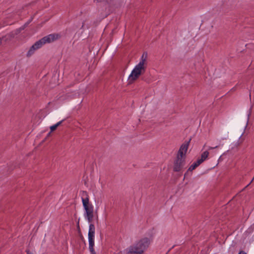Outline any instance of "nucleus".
I'll return each mask as SVG.
<instances>
[{"label":"nucleus","mask_w":254,"mask_h":254,"mask_svg":"<svg viewBox=\"0 0 254 254\" xmlns=\"http://www.w3.org/2000/svg\"><path fill=\"white\" fill-rule=\"evenodd\" d=\"M81 196V200L83 206L85 210L84 216L85 218L90 223L89 227V231L88 234V238L89 242V248L94 247L95 227L92 223L95 214H96V219L98 221V215L97 212H94L93 205L89 202V196L86 191H82L80 192Z\"/></svg>","instance_id":"1"},{"label":"nucleus","mask_w":254,"mask_h":254,"mask_svg":"<svg viewBox=\"0 0 254 254\" xmlns=\"http://www.w3.org/2000/svg\"><path fill=\"white\" fill-rule=\"evenodd\" d=\"M150 240L147 238L140 239L135 244L125 250L126 254H143L150 245Z\"/></svg>","instance_id":"2"},{"label":"nucleus","mask_w":254,"mask_h":254,"mask_svg":"<svg viewBox=\"0 0 254 254\" xmlns=\"http://www.w3.org/2000/svg\"><path fill=\"white\" fill-rule=\"evenodd\" d=\"M60 38V35L58 34H49L46 36L44 37L38 41L36 42L30 48L26 56L28 57H31L35 52V51L40 48L46 43H50Z\"/></svg>","instance_id":"3"},{"label":"nucleus","mask_w":254,"mask_h":254,"mask_svg":"<svg viewBox=\"0 0 254 254\" xmlns=\"http://www.w3.org/2000/svg\"><path fill=\"white\" fill-rule=\"evenodd\" d=\"M146 65L138 63L136 65L129 75L128 80L129 83H131L136 80L139 76L143 74L145 70Z\"/></svg>","instance_id":"4"},{"label":"nucleus","mask_w":254,"mask_h":254,"mask_svg":"<svg viewBox=\"0 0 254 254\" xmlns=\"http://www.w3.org/2000/svg\"><path fill=\"white\" fill-rule=\"evenodd\" d=\"M186 164V158L177 156L174 161L173 170L175 172L181 171L185 167Z\"/></svg>","instance_id":"5"},{"label":"nucleus","mask_w":254,"mask_h":254,"mask_svg":"<svg viewBox=\"0 0 254 254\" xmlns=\"http://www.w3.org/2000/svg\"><path fill=\"white\" fill-rule=\"evenodd\" d=\"M190 140L191 139L190 138L189 141H185L182 144L179 150L177 156L186 158V154L188 149Z\"/></svg>","instance_id":"6"},{"label":"nucleus","mask_w":254,"mask_h":254,"mask_svg":"<svg viewBox=\"0 0 254 254\" xmlns=\"http://www.w3.org/2000/svg\"><path fill=\"white\" fill-rule=\"evenodd\" d=\"M209 152L205 151L201 154L200 158L198 159L197 160L201 164L207 158Z\"/></svg>","instance_id":"7"},{"label":"nucleus","mask_w":254,"mask_h":254,"mask_svg":"<svg viewBox=\"0 0 254 254\" xmlns=\"http://www.w3.org/2000/svg\"><path fill=\"white\" fill-rule=\"evenodd\" d=\"M147 58V53L146 52L143 53L141 56V60L139 63L143 65H146Z\"/></svg>","instance_id":"8"},{"label":"nucleus","mask_w":254,"mask_h":254,"mask_svg":"<svg viewBox=\"0 0 254 254\" xmlns=\"http://www.w3.org/2000/svg\"><path fill=\"white\" fill-rule=\"evenodd\" d=\"M201 163L197 160L196 162H194L188 169V171H192L194 170L196 168H197L199 165H200Z\"/></svg>","instance_id":"9"},{"label":"nucleus","mask_w":254,"mask_h":254,"mask_svg":"<svg viewBox=\"0 0 254 254\" xmlns=\"http://www.w3.org/2000/svg\"><path fill=\"white\" fill-rule=\"evenodd\" d=\"M64 121V120H62V121L59 122L58 123H57V124H56L55 125L51 126L50 127L51 132L55 130L59 126H60L61 125V124Z\"/></svg>","instance_id":"10"},{"label":"nucleus","mask_w":254,"mask_h":254,"mask_svg":"<svg viewBox=\"0 0 254 254\" xmlns=\"http://www.w3.org/2000/svg\"><path fill=\"white\" fill-rule=\"evenodd\" d=\"M106 1L110 5H113L116 3L117 0H107Z\"/></svg>","instance_id":"11"},{"label":"nucleus","mask_w":254,"mask_h":254,"mask_svg":"<svg viewBox=\"0 0 254 254\" xmlns=\"http://www.w3.org/2000/svg\"><path fill=\"white\" fill-rule=\"evenodd\" d=\"M89 249L91 254H96V252L94 249V247L89 248Z\"/></svg>","instance_id":"12"},{"label":"nucleus","mask_w":254,"mask_h":254,"mask_svg":"<svg viewBox=\"0 0 254 254\" xmlns=\"http://www.w3.org/2000/svg\"><path fill=\"white\" fill-rule=\"evenodd\" d=\"M218 147V146H216L215 147H211V146H209L208 147V150H211V149H215V148H217Z\"/></svg>","instance_id":"13"},{"label":"nucleus","mask_w":254,"mask_h":254,"mask_svg":"<svg viewBox=\"0 0 254 254\" xmlns=\"http://www.w3.org/2000/svg\"><path fill=\"white\" fill-rule=\"evenodd\" d=\"M27 254H34L32 252H30L29 250H26Z\"/></svg>","instance_id":"14"},{"label":"nucleus","mask_w":254,"mask_h":254,"mask_svg":"<svg viewBox=\"0 0 254 254\" xmlns=\"http://www.w3.org/2000/svg\"><path fill=\"white\" fill-rule=\"evenodd\" d=\"M239 254H247V253L245 252L242 251L239 253Z\"/></svg>","instance_id":"15"},{"label":"nucleus","mask_w":254,"mask_h":254,"mask_svg":"<svg viewBox=\"0 0 254 254\" xmlns=\"http://www.w3.org/2000/svg\"><path fill=\"white\" fill-rule=\"evenodd\" d=\"M51 132L50 131L47 135V136H49L51 134Z\"/></svg>","instance_id":"16"},{"label":"nucleus","mask_w":254,"mask_h":254,"mask_svg":"<svg viewBox=\"0 0 254 254\" xmlns=\"http://www.w3.org/2000/svg\"><path fill=\"white\" fill-rule=\"evenodd\" d=\"M1 41H2V39L0 38V45L1 44Z\"/></svg>","instance_id":"17"},{"label":"nucleus","mask_w":254,"mask_h":254,"mask_svg":"<svg viewBox=\"0 0 254 254\" xmlns=\"http://www.w3.org/2000/svg\"><path fill=\"white\" fill-rule=\"evenodd\" d=\"M254 178L252 180L251 182H250V184L253 181Z\"/></svg>","instance_id":"18"}]
</instances>
